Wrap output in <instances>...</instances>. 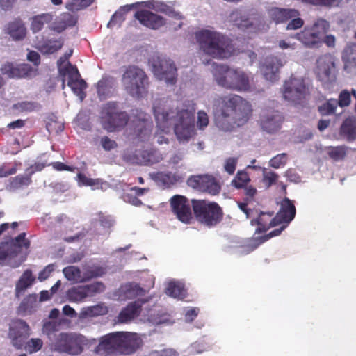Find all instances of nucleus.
<instances>
[{"label":"nucleus","mask_w":356,"mask_h":356,"mask_svg":"<svg viewBox=\"0 0 356 356\" xmlns=\"http://www.w3.org/2000/svg\"><path fill=\"white\" fill-rule=\"evenodd\" d=\"M172 101L165 99H156L153 112L157 127L162 131L173 124L174 132L179 142H188L195 134L194 105L183 104L174 108Z\"/></svg>","instance_id":"f257e3e1"},{"label":"nucleus","mask_w":356,"mask_h":356,"mask_svg":"<svg viewBox=\"0 0 356 356\" xmlns=\"http://www.w3.org/2000/svg\"><path fill=\"white\" fill-rule=\"evenodd\" d=\"M215 124L221 131L232 132L245 125L250 120L251 104L239 95L229 94L216 101Z\"/></svg>","instance_id":"f03ea898"},{"label":"nucleus","mask_w":356,"mask_h":356,"mask_svg":"<svg viewBox=\"0 0 356 356\" xmlns=\"http://www.w3.org/2000/svg\"><path fill=\"white\" fill-rule=\"evenodd\" d=\"M200 49L213 58L229 57L234 50L232 40L227 36L210 30H201L195 33Z\"/></svg>","instance_id":"7ed1b4c3"},{"label":"nucleus","mask_w":356,"mask_h":356,"mask_svg":"<svg viewBox=\"0 0 356 356\" xmlns=\"http://www.w3.org/2000/svg\"><path fill=\"white\" fill-rule=\"evenodd\" d=\"M213 74L217 83L223 88L237 91L250 90L249 77L243 71L231 69L225 65H216Z\"/></svg>","instance_id":"20e7f679"},{"label":"nucleus","mask_w":356,"mask_h":356,"mask_svg":"<svg viewBox=\"0 0 356 356\" xmlns=\"http://www.w3.org/2000/svg\"><path fill=\"white\" fill-rule=\"evenodd\" d=\"M191 206L197 221L207 227H216L223 219V210L216 202L193 199Z\"/></svg>","instance_id":"39448f33"},{"label":"nucleus","mask_w":356,"mask_h":356,"mask_svg":"<svg viewBox=\"0 0 356 356\" xmlns=\"http://www.w3.org/2000/svg\"><path fill=\"white\" fill-rule=\"evenodd\" d=\"M121 81L126 92L133 97L140 98L147 92L148 76L136 65L126 67Z\"/></svg>","instance_id":"423d86ee"},{"label":"nucleus","mask_w":356,"mask_h":356,"mask_svg":"<svg viewBox=\"0 0 356 356\" xmlns=\"http://www.w3.org/2000/svg\"><path fill=\"white\" fill-rule=\"evenodd\" d=\"M86 343V338L81 334L61 332L56 337L51 348L60 353L76 355L83 351Z\"/></svg>","instance_id":"0eeeda50"},{"label":"nucleus","mask_w":356,"mask_h":356,"mask_svg":"<svg viewBox=\"0 0 356 356\" xmlns=\"http://www.w3.org/2000/svg\"><path fill=\"white\" fill-rule=\"evenodd\" d=\"M309 95V89L306 86L302 78L291 76L284 84V98L295 104H302L307 95Z\"/></svg>","instance_id":"6e6552de"},{"label":"nucleus","mask_w":356,"mask_h":356,"mask_svg":"<svg viewBox=\"0 0 356 356\" xmlns=\"http://www.w3.org/2000/svg\"><path fill=\"white\" fill-rule=\"evenodd\" d=\"M188 186L212 195L218 194L221 186L216 179L209 175H192L187 180Z\"/></svg>","instance_id":"1a4fd4ad"},{"label":"nucleus","mask_w":356,"mask_h":356,"mask_svg":"<svg viewBox=\"0 0 356 356\" xmlns=\"http://www.w3.org/2000/svg\"><path fill=\"white\" fill-rule=\"evenodd\" d=\"M30 335L31 328L24 321L17 319L10 325L8 337L16 349H22Z\"/></svg>","instance_id":"9d476101"},{"label":"nucleus","mask_w":356,"mask_h":356,"mask_svg":"<svg viewBox=\"0 0 356 356\" xmlns=\"http://www.w3.org/2000/svg\"><path fill=\"white\" fill-rule=\"evenodd\" d=\"M118 353L129 355L136 352L142 346L143 340L136 333L118 332Z\"/></svg>","instance_id":"9b49d317"},{"label":"nucleus","mask_w":356,"mask_h":356,"mask_svg":"<svg viewBox=\"0 0 356 356\" xmlns=\"http://www.w3.org/2000/svg\"><path fill=\"white\" fill-rule=\"evenodd\" d=\"M60 73L68 74L67 85L71 88L73 92L83 100L86 97L84 90L87 87V83L81 79V75L76 67L68 62L67 65L60 70Z\"/></svg>","instance_id":"f8f14e48"},{"label":"nucleus","mask_w":356,"mask_h":356,"mask_svg":"<svg viewBox=\"0 0 356 356\" xmlns=\"http://www.w3.org/2000/svg\"><path fill=\"white\" fill-rule=\"evenodd\" d=\"M172 211L184 223H189L192 212L188 200L183 195H175L170 200Z\"/></svg>","instance_id":"ddd939ff"},{"label":"nucleus","mask_w":356,"mask_h":356,"mask_svg":"<svg viewBox=\"0 0 356 356\" xmlns=\"http://www.w3.org/2000/svg\"><path fill=\"white\" fill-rule=\"evenodd\" d=\"M118 332L106 334L99 339L94 352L99 356H108L118 353Z\"/></svg>","instance_id":"4468645a"},{"label":"nucleus","mask_w":356,"mask_h":356,"mask_svg":"<svg viewBox=\"0 0 356 356\" xmlns=\"http://www.w3.org/2000/svg\"><path fill=\"white\" fill-rule=\"evenodd\" d=\"M154 74L160 79L165 80L166 83L175 84L177 79V68L170 60H161L158 64H153Z\"/></svg>","instance_id":"2eb2a0df"},{"label":"nucleus","mask_w":356,"mask_h":356,"mask_svg":"<svg viewBox=\"0 0 356 356\" xmlns=\"http://www.w3.org/2000/svg\"><path fill=\"white\" fill-rule=\"evenodd\" d=\"M282 65V60L277 56H267L261 65V71L266 80L273 82L277 80L279 69Z\"/></svg>","instance_id":"dca6fc26"},{"label":"nucleus","mask_w":356,"mask_h":356,"mask_svg":"<svg viewBox=\"0 0 356 356\" xmlns=\"http://www.w3.org/2000/svg\"><path fill=\"white\" fill-rule=\"evenodd\" d=\"M135 17L141 24L152 29H157L165 24L163 17L147 10L136 11Z\"/></svg>","instance_id":"f3484780"},{"label":"nucleus","mask_w":356,"mask_h":356,"mask_svg":"<svg viewBox=\"0 0 356 356\" xmlns=\"http://www.w3.org/2000/svg\"><path fill=\"white\" fill-rule=\"evenodd\" d=\"M296 216V207L291 200L284 198L280 204V209L275 216V220L278 225H288L293 220Z\"/></svg>","instance_id":"a211bd4d"},{"label":"nucleus","mask_w":356,"mask_h":356,"mask_svg":"<svg viewBox=\"0 0 356 356\" xmlns=\"http://www.w3.org/2000/svg\"><path fill=\"white\" fill-rule=\"evenodd\" d=\"M145 302L146 300H137L129 303L119 313L118 322L120 323H127L138 316L141 312L142 305Z\"/></svg>","instance_id":"6ab92c4d"},{"label":"nucleus","mask_w":356,"mask_h":356,"mask_svg":"<svg viewBox=\"0 0 356 356\" xmlns=\"http://www.w3.org/2000/svg\"><path fill=\"white\" fill-rule=\"evenodd\" d=\"M294 38L300 40L306 47L318 48L321 47L322 41L321 40V33L318 30H312V29H305L303 31L296 33Z\"/></svg>","instance_id":"aec40b11"},{"label":"nucleus","mask_w":356,"mask_h":356,"mask_svg":"<svg viewBox=\"0 0 356 356\" xmlns=\"http://www.w3.org/2000/svg\"><path fill=\"white\" fill-rule=\"evenodd\" d=\"M163 160L161 154L154 149L136 151L133 162L141 165H152Z\"/></svg>","instance_id":"412c9836"},{"label":"nucleus","mask_w":356,"mask_h":356,"mask_svg":"<svg viewBox=\"0 0 356 356\" xmlns=\"http://www.w3.org/2000/svg\"><path fill=\"white\" fill-rule=\"evenodd\" d=\"M6 33L15 41L23 40L27 34V29L23 20L17 17L8 22L6 26Z\"/></svg>","instance_id":"4be33fe9"},{"label":"nucleus","mask_w":356,"mask_h":356,"mask_svg":"<svg viewBox=\"0 0 356 356\" xmlns=\"http://www.w3.org/2000/svg\"><path fill=\"white\" fill-rule=\"evenodd\" d=\"M283 120L284 118L279 111H273L262 116L261 126L266 132L273 133L280 129Z\"/></svg>","instance_id":"5701e85b"},{"label":"nucleus","mask_w":356,"mask_h":356,"mask_svg":"<svg viewBox=\"0 0 356 356\" xmlns=\"http://www.w3.org/2000/svg\"><path fill=\"white\" fill-rule=\"evenodd\" d=\"M335 65L332 58L330 55L320 57L317 60L316 75L321 81L330 80L331 70Z\"/></svg>","instance_id":"b1692460"},{"label":"nucleus","mask_w":356,"mask_h":356,"mask_svg":"<svg viewBox=\"0 0 356 356\" xmlns=\"http://www.w3.org/2000/svg\"><path fill=\"white\" fill-rule=\"evenodd\" d=\"M300 12L295 8H273L270 10V16L276 24L286 22L293 17L300 16Z\"/></svg>","instance_id":"393cba45"},{"label":"nucleus","mask_w":356,"mask_h":356,"mask_svg":"<svg viewBox=\"0 0 356 356\" xmlns=\"http://www.w3.org/2000/svg\"><path fill=\"white\" fill-rule=\"evenodd\" d=\"M1 72L9 78H23L29 75L31 67L26 64L14 65L11 63H7L2 65Z\"/></svg>","instance_id":"a878e982"},{"label":"nucleus","mask_w":356,"mask_h":356,"mask_svg":"<svg viewBox=\"0 0 356 356\" xmlns=\"http://www.w3.org/2000/svg\"><path fill=\"white\" fill-rule=\"evenodd\" d=\"M273 215V212H261L255 220H252V225L255 222L258 225L256 233L265 232L270 227L279 225Z\"/></svg>","instance_id":"bb28decb"},{"label":"nucleus","mask_w":356,"mask_h":356,"mask_svg":"<svg viewBox=\"0 0 356 356\" xmlns=\"http://www.w3.org/2000/svg\"><path fill=\"white\" fill-rule=\"evenodd\" d=\"M77 21V15L70 13H63L54 22L52 30L57 33H61L68 27L74 26Z\"/></svg>","instance_id":"cd10ccee"},{"label":"nucleus","mask_w":356,"mask_h":356,"mask_svg":"<svg viewBox=\"0 0 356 356\" xmlns=\"http://www.w3.org/2000/svg\"><path fill=\"white\" fill-rule=\"evenodd\" d=\"M54 19V15L51 13H41L29 18L30 30L33 34L41 31L45 24L51 23Z\"/></svg>","instance_id":"c85d7f7f"},{"label":"nucleus","mask_w":356,"mask_h":356,"mask_svg":"<svg viewBox=\"0 0 356 356\" xmlns=\"http://www.w3.org/2000/svg\"><path fill=\"white\" fill-rule=\"evenodd\" d=\"M82 268L84 275L83 280H86V282L90 281L93 278L102 277L107 272L106 266L99 265L96 263L85 264Z\"/></svg>","instance_id":"c756f323"},{"label":"nucleus","mask_w":356,"mask_h":356,"mask_svg":"<svg viewBox=\"0 0 356 356\" xmlns=\"http://www.w3.org/2000/svg\"><path fill=\"white\" fill-rule=\"evenodd\" d=\"M35 277L33 275L32 271L29 269L26 270L15 285V293L17 296H19L24 291L33 285L35 282Z\"/></svg>","instance_id":"7c9ffc66"},{"label":"nucleus","mask_w":356,"mask_h":356,"mask_svg":"<svg viewBox=\"0 0 356 356\" xmlns=\"http://www.w3.org/2000/svg\"><path fill=\"white\" fill-rule=\"evenodd\" d=\"M340 135L348 141L356 139V120L350 118L344 120L340 127Z\"/></svg>","instance_id":"2f4dec72"},{"label":"nucleus","mask_w":356,"mask_h":356,"mask_svg":"<svg viewBox=\"0 0 356 356\" xmlns=\"http://www.w3.org/2000/svg\"><path fill=\"white\" fill-rule=\"evenodd\" d=\"M32 183V178L26 173L19 175L10 179L6 188L10 191H15L27 187Z\"/></svg>","instance_id":"473e14b6"},{"label":"nucleus","mask_w":356,"mask_h":356,"mask_svg":"<svg viewBox=\"0 0 356 356\" xmlns=\"http://www.w3.org/2000/svg\"><path fill=\"white\" fill-rule=\"evenodd\" d=\"M230 20L235 26L240 29H247L252 26V22L249 17L238 9L231 13Z\"/></svg>","instance_id":"72a5a7b5"},{"label":"nucleus","mask_w":356,"mask_h":356,"mask_svg":"<svg viewBox=\"0 0 356 356\" xmlns=\"http://www.w3.org/2000/svg\"><path fill=\"white\" fill-rule=\"evenodd\" d=\"M129 121V116L126 112L118 111L116 115L113 116L105 124L106 128L113 131L117 128L124 127Z\"/></svg>","instance_id":"f704fd0d"},{"label":"nucleus","mask_w":356,"mask_h":356,"mask_svg":"<svg viewBox=\"0 0 356 356\" xmlns=\"http://www.w3.org/2000/svg\"><path fill=\"white\" fill-rule=\"evenodd\" d=\"M152 123L149 122L147 118V114L140 113V118L138 124L136 125V129L138 132V136L141 139H146L149 136L152 131Z\"/></svg>","instance_id":"c9c22d12"},{"label":"nucleus","mask_w":356,"mask_h":356,"mask_svg":"<svg viewBox=\"0 0 356 356\" xmlns=\"http://www.w3.org/2000/svg\"><path fill=\"white\" fill-rule=\"evenodd\" d=\"M282 226L278 228L275 229L270 232H269L267 234H265L261 236L258 237H254L251 239L250 246L251 248L250 250H255L257 247H259L261 244L264 243V242L267 241L270 238L279 236L282 232L285 229V228L288 226V225L286 224H281Z\"/></svg>","instance_id":"e433bc0d"},{"label":"nucleus","mask_w":356,"mask_h":356,"mask_svg":"<svg viewBox=\"0 0 356 356\" xmlns=\"http://www.w3.org/2000/svg\"><path fill=\"white\" fill-rule=\"evenodd\" d=\"M154 179L161 183L165 186H170L181 180V177L171 172H159L154 175Z\"/></svg>","instance_id":"4c0bfd02"},{"label":"nucleus","mask_w":356,"mask_h":356,"mask_svg":"<svg viewBox=\"0 0 356 356\" xmlns=\"http://www.w3.org/2000/svg\"><path fill=\"white\" fill-rule=\"evenodd\" d=\"M345 68L356 67V43L348 45L342 53Z\"/></svg>","instance_id":"58836bf2"},{"label":"nucleus","mask_w":356,"mask_h":356,"mask_svg":"<svg viewBox=\"0 0 356 356\" xmlns=\"http://www.w3.org/2000/svg\"><path fill=\"white\" fill-rule=\"evenodd\" d=\"M63 273L65 278L69 281L76 283L86 282V280H83L84 275L83 274L81 275V271L77 266H70L65 267L63 270Z\"/></svg>","instance_id":"ea45409f"},{"label":"nucleus","mask_w":356,"mask_h":356,"mask_svg":"<svg viewBox=\"0 0 356 356\" xmlns=\"http://www.w3.org/2000/svg\"><path fill=\"white\" fill-rule=\"evenodd\" d=\"M9 247L13 251L17 252V255L22 251V248H29L31 242L26 238V233L22 232L8 243Z\"/></svg>","instance_id":"a19ab883"},{"label":"nucleus","mask_w":356,"mask_h":356,"mask_svg":"<svg viewBox=\"0 0 356 356\" xmlns=\"http://www.w3.org/2000/svg\"><path fill=\"white\" fill-rule=\"evenodd\" d=\"M165 293L170 297L183 299L186 296V291L182 284L175 282H170L165 290Z\"/></svg>","instance_id":"79ce46f5"},{"label":"nucleus","mask_w":356,"mask_h":356,"mask_svg":"<svg viewBox=\"0 0 356 356\" xmlns=\"http://www.w3.org/2000/svg\"><path fill=\"white\" fill-rule=\"evenodd\" d=\"M326 152L329 157L334 161H340L345 159L347 154V147L345 145L332 147L326 148Z\"/></svg>","instance_id":"37998d69"},{"label":"nucleus","mask_w":356,"mask_h":356,"mask_svg":"<svg viewBox=\"0 0 356 356\" xmlns=\"http://www.w3.org/2000/svg\"><path fill=\"white\" fill-rule=\"evenodd\" d=\"M63 47V42L57 40H49L46 43L39 45L37 48L43 54H52Z\"/></svg>","instance_id":"c03bdc74"},{"label":"nucleus","mask_w":356,"mask_h":356,"mask_svg":"<svg viewBox=\"0 0 356 356\" xmlns=\"http://www.w3.org/2000/svg\"><path fill=\"white\" fill-rule=\"evenodd\" d=\"M67 298L69 301L79 302L86 298V293L82 286H73L67 291Z\"/></svg>","instance_id":"a18cd8bd"},{"label":"nucleus","mask_w":356,"mask_h":356,"mask_svg":"<svg viewBox=\"0 0 356 356\" xmlns=\"http://www.w3.org/2000/svg\"><path fill=\"white\" fill-rule=\"evenodd\" d=\"M120 110L118 108V104L114 102H110L105 104L102 109V119L106 123L113 116L116 115Z\"/></svg>","instance_id":"49530a36"},{"label":"nucleus","mask_w":356,"mask_h":356,"mask_svg":"<svg viewBox=\"0 0 356 356\" xmlns=\"http://www.w3.org/2000/svg\"><path fill=\"white\" fill-rule=\"evenodd\" d=\"M86 298L92 297L97 293H100L105 290V285L102 282H95L90 284L82 285Z\"/></svg>","instance_id":"de8ad7c7"},{"label":"nucleus","mask_w":356,"mask_h":356,"mask_svg":"<svg viewBox=\"0 0 356 356\" xmlns=\"http://www.w3.org/2000/svg\"><path fill=\"white\" fill-rule=\"evenodd\" d=\"M86 298L92 297L97 293H100L105 290V285L102 282H95L90 284L82 285Z\"/></svg>","instance_id":"09e8293b"},{"label":"nucleus","mask_w":356,"mask_h":356,"mask_svg":"<svg viewBox=\"0 0 356 356\" xmlns=\"http://www.w3.org/2000/svg\"><path fill=\"white\" fill-rule=\"evenodd\" d=\"M337 108V99H330L318 106V111L321 115H330L335 113Z\"/></svg>","instance_id":"8fccbe9b"},{"label":"nucleus","mask_w":356,"mask_h":356,"mask_svg":"<svg viewBox=\"0 0 356 356\" xmlns=\"http://www.w3.org/2000/svg\"><path fill=\"white\" fill-rule=\"evenodd\" d=\"M250 181V177L245 171H238L234 179L232 181V185L237 189L243 188L248 186Z\"/></svg>","instance_id":"3c124183"},{"label":"nucleus","mask_w":356,"mask_h":356,"mask_svg":"<svg viewBox=\"0 0 356 356\" xmlns=\"http://www.w3.org/2000/svg\"><path fill=\"white\" fill-rule=\"evenodd\" d=\"M113 83V79L111 77H105L99 80L97 86V92L99 96L106 95L110 92Z\"/></svg>","instance_id":"603ef678"},{"label":"nucleus","mask_w":356,"mask_h":356,"mask_svg":"<svg viewBox=\"0 0 356 356\" xmlns=\"http://www.w3.org/2000/svg\"><path fill=\"white\" fill-rule=\"evenodd\" d=\"M94 0H71L65 5V8L72 12H76L90 6Z\"/></svg>","instance_id":"864d4df0"},{"label":"nucleus","mask_w":356,"mask_h":356,"mask_svg":"<svg viewBox=\"0 0 356 356\" xmlns=\"http://www.w3.org/2000/svg\"><path fill=\"white\" fill-rule=\"evenodd\" d=\"M124 291L129 298L143 296L145 293V290L140 287L138 284L134 282L127 284L124 287Z\"/></svg>","instance_id":"5fc2aeb1"},{"label":"nucleus","mask_w":356,"mask_h":356,"mask_svg":"<svg viewBox=\"0 0 356 356\" xmlns=\"http://www.w3.org/2000/svg\"><path fill=\"white\" fill-rule=\"evenodd\" d=\"M133 8V5H126L121 6L112 16L109 24H120L124 21V15L130 11Z\"/></svg>","instance_id":"6e6d98bb"},{"label":"nucleus","mask_w":356,"mask_h":356,"mask_svg":"<svg viewBox=\"0 0 356 356\" xmlns=\"http://www.w3.org/2000/svg\"><path fill=\"white\" fill-rule=\"evenodd\" d=\"M43 341L40 338H31L24 342L23 348L29 353H36L42 349Z\"/></svg>","instance_id":"4d7b16f0"},{"label":"nucleus","mask_w":356,"mask_h":356,"mask_svg":"<svg viewBox=\"0 0 356 356\" xmlns=\"http://www.w3.org/2000/svg\"><path fill=\"white\" fill-rule=\"evenodd\" d=\"M17 256V252L13 251L9 247L8 242L2 243L0 245V264L8 258H14Z\"/></svg>","instance_id":"13d9d810"},{"label":"nucleus","mask_w":356,"mask_h":356,"mask_svg":"<svg viewBox=\"0 0 356 356\" xmlns=\"http://www.w3.org/2000/svg\"><path fill=\"white\" fill-rule=\"evenodd\" d=\"M37 108V104L33 102H21L15 104L13 108L19 112H31Z\"/></svg>","instance_id":"bf43d9fd"},{"label":"nucleus","mask_w":356,"mask_h":356,"mask_svg":"<svg viewBox=\"0 0 356 356\" xmlns=\"http://www.w3.org/2000/svg\"><path fill=\"white\" fill-rule=\"evenodd\" d=\"M20 165L21 163L19 162H15L11 168H8L6 163L0 165V177L15 175L18 170V167Z\"/></svg>","instance_id":"052dcab7"},{"label":"nucleus","mask_w":356,"mask_h":356,"mask_svg":"<svg viewBox=\"0 0 356 356\" xmlns=\"http://www.w3.org/2000/svg\"><path fill=\"white\" fill-rule=\"evenodd\" d=\"M287 161V155L285 153L275 156L270 160V165L274 168H279L284 165Z\"/></svg>","instance_id":"680f3d73"},{"label":"nucleus","mask_w":356,"mask_h":356,"mask_svg":"<svg viewBox=\"0 0 356 356\" xmlns=\"http://www.w3.org/2000/svg\"><path fill=\"white\" fill-rule=\"evenodd\" d=\"M278 177V175L275 172H264L263 176V182L266 186L270 187L276 183Z\"/></svg>","instance_id":"e2e57ef3"},{"label":"nucleus","mask_w":356,"mask_h":356,"mask_svg":"<svg viewBox=\"0 0 356 356\" xmlns=\"http://www.w3.org/2000/svg\"><path fill=\"white\" fill-rule=\"evenodd\" d=\"M312 30H318L321 33V35L322 34L325 33L330 29L329 22L323 19H317L312 27L311 28Z\"/></svg>","instance_id":"0e129e2a"},{"label":"nucleus","mask_w":356,"mask_h":356,"mask_svg":"<svg viewBox=\"0 0 356 356\" xmlns=\"http://www.w3.org/2000/svg\"><path fill=\"white\" fill-rule=\"evenodd\" d=\"M77 177L79 181L84 186H92L95 185H99L101 182L99 179L89 178L83 173H79Z\"/></svg>","instance_id":"69168bd1"},{"label":"nucleus","mask_w":356,"mask_h":356,"mask_svg":"<svg viewBox=\"0 0 356 356\" xmlns=\"http://www.w3.org/2000/svg\"><path fill=\"white\" fill-rule=\"evenodd\" d=\"M46 166H47V163L36 162L27 168L25 172L31 177L32 175H34L36 172L42 171Z\"/></svg>","instance_id":"338daca9"},{"label":"nucleus","mask_w":356,"mask_h":356,"mask_svg":"<svg viewBox=\"0 0 356 356\" xmlns=\"http://www.w3.org/2000/svg\"><path fill=\"white\" fill-rule=\"evenodd\" d=\"M47 129L49 133H56L58 134L59 132L63 131L64 129V126L62 123L56 122V121H51L47 122L46 125Z\"/></svg>","instance_id":"774afa93"}]
</instances>
